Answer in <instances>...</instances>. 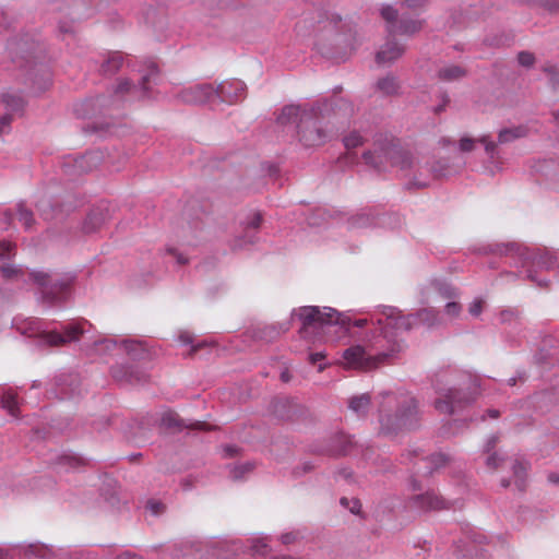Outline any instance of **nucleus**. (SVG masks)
<instances>
[{"label":"nucleus","mask_w":559,"mask_h":559,"mask_svg":"<svg viewBox=\"0 0 559 559\" xmlns=\"http://www.w3.org/2000/svg\"><path fill=\"white\" fill-rule=\"evenodd\" d=\"M333 99L307 104L285 105L276 121L281 126L296 124V136L305 147H316L333 139V132L323 123L324 112L333 108Z\"/></svg>","instance_id":"f257e3e1"},{"label":"nucleus","mask_w":559,"mask_h":559,"mask_svg":"<svg viewBox=\"0 0 559 559\" xmlns=\"http://www.w3.org/2000/svg\"><path fill=\"white\" fill-rule=\"evenodd\" d=\"M292 317H297L301 322L299 334L302 338H310L311 334H319V331L328 325L346 326L349 323V317L337 310L318 306H304L294 309Z\"/></svg>","instance_id":"0eeeda50"},{"label":"nucleus","mask_w":559,"mask_h":559,"mask_svg":"<svg viewBox=\"0 0 559 559\" xmlns=\"http://www.w3.org/2000/svg\"><path fill=\"white\" fill-rule=\"evenodd\" d=\"M117 346V341L114 338H99L93 343L94 350L97 354H107Z\"/></svg>","instance_id":"a18cd8bd"},{"label":"nucleus","mask_w":559,"mask_h":559,"mask_svg":"<svg viewBox=\"0 0 559 559\" xmlns=\"http://www.w3.org/2000/svg\"><path fill=\"white\" fill-rule=\"evenodd\" d=\"M247 96L246 84L237 79L222 82L215 87V98L229 105L241 102Z\"/></svg>","instance_id":"dca6fc26"},{"label":"nucleus","mask_w":559,"mask_h":559,"mask_svg":"<svg viewBox=\"0 0 559 559\" xmlns=\"http://www.w3.org/2000/svg\"><path fill=\"white\" fill-rule=\"evenodd\" d=\"M450 456L444 454V453H435V454H431L430 456L424 459V461L426 462V474L427 475H430L432 474L435 471L439 469L440 467H443L445 466L449 462H450Z\"/></svg>","instance_id":"4c0bfd02"},{"label":"nucleus","mask_w":559,"mask_h":559,"mask_svg":"<svg viewBox=\"0 0 559 559\" xmlns=\"http://www.w3.org/2000/svg\"><path fill=\"white\" fill-rule=\"evenodd\" d=\"M380 15L385 23L386 34L394 37L396 35L413 37L424 28L426 23L425 20L412 17L409 14H400L390 4L381 7Z\"/></svg>","instance_id":"9d476101"},{"label":"nucleus","mask_w":559,"mask_h":559,"mask_svg":"<svg viewBox=\"0 0 559 559\" xmlns=\"http://www.w3.org/2000/svg\"><path fill=\"white\" fill-rule=\"evenodd\" d=\"M461 305L455 301H449L444 308L445 313L451 317H457L461 313Z\"/></svg>","instance_id":"13d9d810"},{"label":"nucleus","mask_w":559,"mask_h":559,"mask_svg":"<svg viewBox=\"0 0 559 559\" xmlns=\"http://www.w3.org/2000/svg\"><path fill=\"white\" fill-rule=\"evenodd\" d=\"M435 289L443 297V298H447V299H451V298H454L456 297V292L455 289L447 282H443V281H435L432 283Z\"/></svg>","instance_id":"49530a36"},{"label":"nucleus","mask_w":559,"mask_h":559,"mask_svg":"<svg viewBox=\"0 0 559 559\" xmlns=\"http://www.w3.org/2000/svg\"><path fill=\"white\" fill-rule=\"evenodd\" d=\"M343 143L346 148H355L364 143L362 136L354 131L343 138Z\"/></svg>","instance_id":"de8ad7c7"},{"label":"nucleus","mask_w":559,"mask_h":559,"mask_svg":"<svg viewBox=\"0 0 559 559\" xmlns=\"http://www.w3.org/2000/svg\"><path fill=\"white\" fill-rule=\"evenodd\" d=\"M428 186H429V181L420 179L417 175L414 176V178L406 183L407 189H413V188L423 189Z\"/></svg>","instance_id":"bf43d9fd"},{"label":"nucleus","mask_w":559,"mask_h":559,"mask_svg":"<svg viewBox=\"0 0 559 559\" xmlns=\"http://www.w3.org/2000/svg\"><path fill=\"white\" fill-rule=\"evenodd\" d=\"M480 142L485 145L486 154L489 158L493 159L498 153L497 143L490 140L489 135H483L479 139H473L469 136H463L460 140L459 147L463 153L472 152L475 148V144Z\"/></svg>","instance_id":"393cba45"},{"label":"nucleus","mask_w":559,"mask_h":559,"mask_svg":"<svg viewBox=\"0 0 559 559\" xmlns=\"http://www.w3.org/2000/svg\"><path fill=\"white\" fill-rule=\"evenodd\" d=\"M535 60H536L535 56L530 51L523 50L518 53V62L520 66H522L524 68L533 67L535 63Z\"/></svg>","instance_id":"3c124183"},{"label":"nucleus","mask_w":559,"mask_h":559,"mask_svg":"<svg viewBox=\"0 0 559 559\" xmlns=\"http://www.w3.org/2000/svg\"><path fill=\"white\" fill-rule=\"evenodd\" d=\"M14 247L9 241H0V258H10L13 254Z\"/></svg>","instance_id":"052dcab7"},{"label":"nucleus","mask_w":559,"mask_h":559,"mask_svg":"<svg viewBox=\"0 0 559 559\" xmlns=\"http://www.w3.org/2000/svg\"><path fill=\"white\" fill-rule=\"evenodd\" d=\"M498 441H499V436L498 435H491L487 439V441H486V443L484 445V452L485 453H490L495 449V447L498 443Z\"/></svg>","instance_id":"69168bd1"},{"label":"nucleus","mask_w":559,"mask_h":559,"mask_svg":"<svg viewBox=\"0 0 559 559\" xmlns=\"http://www.w3.org/2000/svg\"><path fill=\"white\" fill-rule=\"evenodd\" d=\"M519 312L514 309H504L500 312V321L502 323L512 322L518 318Z\"/></svg>","instance_id":"6e6d98bb"},{"label":"nucleus","mask_w":559,"mask_h":559,"mask_svg":"<svg viewBox=\"0 0 559 559\" xmlns=\"http://www.w3.org/2000/svg\"><path fill=\"white\" fill-rule=\"evenodd\" d=\"M13 116L11 114H4L0 116V135L7 133L10 130Z\"/></svg>","instance_id":"4d7b16f0"},{"label":"nucleus","mask_w":559,"mask_h":559,"mask_svg":"<svg viewBox=\"0 0 559 559\" xmlns=\"http://www.w3.org/2000/svg\"><path fill=\"white\" fill-rule=\"evenodd\" d=\"M401 350L402 343L395 334L381 328L366 347L352 346L344 350L343 358L348 367L368 371L391 362Z\"/></svg>","instance_id":"20e7f679"},{"label":"nucleus","mask_w":559,"mask_h":559,"mask_svg":"<svg viewBox=\"0 0 559 559\" xmlns=\"http://www.w3.org/2000/svg\"><path fill=\"white\" fill-rule=\"evenodd\" d=\"M372 214L362 212L350 218V225L357 228L369 227L376 224Z\"/></svg>","instance_id":"c03bdc74"},{"label":"nucleus","mask_w":559,"mask_h":559,"mask_svg":"<svg viewBox=\"0 0 559 559\" xmlns=\"http://www.w3.org/2000/svg\"><path fill=\"white\" fill-rule=\"evenodd\" d=\"M99 155L97 153L88 152L75 159L64 162L62 170L67 176L73 177L92 170V168L97 165Z\"/></svg>","instance_id":"6ab92c4d"},{"label":"nucleus","mask_w":559,"mask_h":559,"mask_svg":"<svg viewBox=\"0 0 559 559\" xmlns=\"http://www.w3.org/2000/svg\"><path fill=\"white\" fill-rule=\"evenodd\" d=\"M228 467H229L230 477L234 480H240L245 477L246 474H249L254 469L255 464L253 462H246V463L229 465Z\"/></svg>","instance_id":"79ce46f5"},{"label":"nucleus","mask_w":559,"mask_h":559,"mask_svg":"<svg viewBox=\"0 0 559 559\" xmlns=\"http://www.w3.org/2000/svg\"><path fill=\"white\" fill-rule=\"evenodd\" d=\"M467 71L457 64L445 66L438 71V78L441 81L453 82L466 76Z\"/></svg>","instance_id":"f704fd0d"},{"label":"nucleus","mask_w":559,"mask_h":559,"mask_svg":"<svg viewBox=\"0 0 559 559\" xmlns=\"http://www.w3.org/2000/svg\"><path fill=\"white\" fill-rule=\"evenodd\" d=\"M251 549L253 554L265 555L269 550V546L263 540L258 539L253 542Z\"/></svg>","instance_id":"680f3d73"},{"label":"nucleus","mask_w":559,"mask_h":559,"mask_svg":"<svg viewBox=\"0 0 559 559\" xmlns=\"http://www.w3.org/2000/svg\"><path fill=\"white\" fill-rule=\"evenodd\" d=\"M128 356L133 360H148L151 358V352L146 343L143 341L123 338L120 342Z\"/></svg>","instance_id":"a878e982"},{"label":"nucleus","mask_w":559,"mask_h":559,"mask_svg":"<svg viewBox=\"0 0 559 559\" xmlns=\"http://www.w3.org/2000/svg\"><path fill=\"white\" fill-rule=\"evenodd\" d=\"M405 52V45L396 39L394 36L386 34L385 43L381 46L376 55L378 63H392L403 56Z\"/></svg>","instance_id":"4be33fe9"},{"label":"nucleus","mask_w":559,"mask_h":559,"mask_svg":"<svg viewBox=\"0 0 559 559\" xmlns=\"http://www.w3.org/2000/svg\"><path fill=\"white\" fill-rule=\"evenodd\" d=\"M362 158L367 165L379 173L386 171L390 167L407 170L414 164L408 151L388 140L378 143L372 151L364 152Z\"/></svg>","instance_id":"6e6552de"},{"label":"nucleus","mask_w":559,"mask_h":559,"mask_svg":"<svg viewBox=\"0 0 559 559\" xmlns=\"http://www.w3.org/2000/svg\"><path fill=\"white\" fill-rule=\"evenodd\" d=\"M313 464L311 462H304L301 465H298L294 467L293 469V476L294 477H300L313 469Z\"/></svg>","instance_id":"864d4df0"},{"label":"nucleus","mask_w":559,"mask_h":559,"mask_svg":"<svg viewBox=\"0 0 559 559\" xmlns=\"http://www.w3.org/2000/svg\"><path fill=\"white\" fill-rule=\"evenodd\" d=\"M261 223L262 214L260 212H254L252 215H250L248 219L243 222L245 236L242 239H236L235 247H242L247 243H254L257 241L255 233L259 229Z\"/></svg>","instance_id":"bb28decb"},{"label":"nucleus","mask_w":559,"mask_h":559,"mask_svg":"<svg viewBox=\"0 0 559 559\" xmlns=\"http://www.w3.org/2000/svg\"><path fill=\"white\" fill-rule=\"evenodd\" d=\"M401 3L403 7L416 11L424 9L429 3V0H402Z\"/></svg>","instance_id":"603ef678"},{"label":"nucleus","mask_w":559,"mask_h":559,"mask_svg":"<svg viewBox=\"0 0 559 559\" xmlns=\"http://www.w3.org/2000/svg\"><path fill=\"white\" fill-rule=\"evenodd\" d=\"M2 103L7 109V114L22 115L26 106V100L21 93L8 92L2 95Z\"/></svg>","instance_id":"7c9ffc66"},{"label":"nucleus","mask_w":559,"mask_h":559,"mask_svg":"<svg viewBox=\"0 0 559 559\" xmlns=\"http://www.w3.org/2000/svg\"><path fill=\"white\" fill-rule=\"evenodd\" d=\"M409 503L411 507L424 512L449 509L447 501L433 490L414 496Z\"/></svg>","instance_id":"412c9836"},{"label":"nucleus","mask_w":559,"mask_h":559,"mask_svg":"<svg viewBox=\"0 0 559 559\" xmlns=\"http://www.w3.org/2000/svg\"><path fill=\"white\" fill-rule=\"evenodd\" d=\"M439 397L435 401V408L441 414L454 415L473 404L476 400V389L448 388L437 391Z\"/></svg>","instance_id":"9b49d317"},{"label":"nucleus","mask_w":559,"mask_h":559,"mask_svg":"<svg viewBox=\"0 0 559 559\" xmlns=\"http://www.w3.org/2000/svg\"><path fill=\"white\" fill-rule=\"evenodd\" d=\"M527 134V128L524 126H518L512 128L501 129L498 133V143L508 144L518 139L524 138Z\"/></svg>","instance_id":"72a5a7b5"},{"label":"nucleus","mask_w":559,"mask_h":559,"mask_svg":"<svg viewBox=\"0 0 559 559\" xmlns=\"http://www.w3.org/2000/svg\"><path fill=\"white\" fill-rule=\"evenodd\" d=\"M381 314L384 319L379 318L377 321L382 329L392 331L397 337L399 331H411L415 329L414 320H412V313L402 314L401 311L395 307L380 306Z\"/></svg>","instance_id":"ddd939ff"},{"label":"nucleus","mask_w":559,"mask_h":559,"mask_svg":"<svg viewBox=\"0 0 559 559\" xmlns=\"http://www.w3.org/2000/svg\"><path fill=\"white\" fill-rule=\"evenodd\" d=\"M160 424L163 427L167 429H174L176 431H181L185 428L191 429H203L205 424L197 421L195 424L187 425L177 413L168 411L162 415Z\"/></svg>","instance_id":"cd10ccee"},{"label":"nucleus","mask_w":559,"mask_h":559,"mask_svg":"<svg viewBox=\"0 0 559 559\" xmlns=\"http://www.w3.org/2000/svg\"><path fill=\"white\" fill-rule=\"evenodd\" d=\"M543 5L550 12L559 11V0H542Z\"/></svg>","instance_id":"774afa93"},{"label":"nucleus","mask_w":559,"mask_h":559,"mask_svg":"<svg viewBox=\"0 0 559 559\" xmlns=\"http://www.w3.org/2000/svg\"><path fill=\"white\" fill-rule=\"evenodd\" d=\"M110 373L121 384H142L148 380V374L143 369L129 364L112 366Z\"/></svg>","instance_id":"f3484780"},{"label":"nucleus","mask_w":559,"mask_h":559,"mask_svg":"<svg viewBox=\"0 0 559 559\" xmlns=\"http://www.w3.org/2000/svg\"><path fill=\"white\" fill-rule=\"evenodd\" d=\"M376 86L377 90L385 96L396 95L400 90L397 79L393 75H386L382 79H379Z\"/></svg>","instance_id":"c9c22d12"},{"label":"nucleus","mask_w":559,"mask_h":559,"mask_svg":"<svg viewBox=\"0 0 559 559\" xmlns=\"http://www.w3.org/2000/svg\"><path fill=\"white\" fill-rule=\"evenodd\" d=\"M56 464L68 471L84 465L85 461L75 454L64 453L56 457Z\"/></svg>","instance_id":"e433bc0d"},{"label":"nucleus","mask_w":559,"mask_h":559,"mask_svg":"<svg viewBox=\"0 0 559 559\" xmlns=\"http://www.w3.org/2000/svg\"><path fill=\"white\" fill-rule=\"evenodd\" d=\"M37 209L41 213L45 219H51L53 217V213L48 212V207H50V202L47 199H41L37 203Z\"/></svg>","instance_id":"5fc2aeb1"},{"label":"nucleus","mask_w":559,"mask_h":559,"mask_svg":"<svg viewBox=\"0 0 559 559\" xmlns=\"http://www.w3.org/2000/svg\"><path fill=\"white\" fill-rule=\"evenodd\" d=\"M176 99L187 105H203L215 98V86L200 83L183 87L176 94Z\"/></svg>","instance_id":"4468645a"},{"label":"nucleus","mask_w":559,"mask_h":559,"mask_svg":"<svg viewBox=\"0 0 559 559\" xmlns=\"http://www.w3.org/2000/svg\"><path fill=\"white\" fill-rule=\"evenodd\" d=\"M357 447L353 436L338 431L332 435L324 443L310 445V453L328 455L332 457L346 456Z\"/></svg>","instance_id":"f8f14e48"},{"label":"nucleus","mask_w":559,"mask_h":559,"mask_svg":"<svg viewBox=\"0 0 559 559\" xmlns=\"http://www.w3.org/2000/svg\"><path fill=\"white\" fill-rule=\"evenodd\" d=\"M271 407L274 416L284 421L295 420L301 412L300 405L295 400L288 397L274 400Z\"/></svg>","instance_id":"5701e85b"},{"label":"nucleus","mask_w":559,"mask_h":559,"mask_svg":"<svg viewBox=\"0 0 559 559\" xmlns=\"http://www.w3.org/2000/svg\"><path fill=\"white\" fill-rule=\"evenodd\" d=\"M53 394L59 400L73 399L81 394V379L76 373H62L56 377Z\"/></svg>","instance_id":"a211bd4d"},{"label":"nucleus","mask_w":559,"mask_h":559,"mask_svg":"<svg viewBox=\"0 0 559 559\" xmlns=\"http://www.w3.org/2000/svg\"><path fill=\"white\" fill-rule=\"evenodd\" d=\"M488 454L489 455L486 460V465H487V467H489L491 469H496L499 466L502 459L496 452H492V453L490 452Z\"/></svg>","instance_id":"e2e57ef3"},{"label":"nucleus","mask_w":559,"mask_h":559,"mask_svg":"<svg viewBox=\"0 0 559 559\" xmlns=\"http://www.w3.org/2000/svg\"><path fill=\"white\" fill-rule=\"evenodd\" d=\"M146 71L139 84L131 83L128 79L119 81L114 90L116 96H126L130 100H152L154 93L152 84H157L159 69L153 61L145 62Z\"/></svg>","instance_id":"1a4fd4ad"},{"label":"nucleus","mask_w":559,"mask_h":559,"mask_svg":"<svg viewBox=\"0 0 559 559\" xmlns=\"http://www.w3.org/2000/svg\"><path fill=\"white\" fill-rule=\"evenodd\" d=\"M108 217L109 213L107 207L103 205L93 207L84 219L83 231L86 234L95 233L104 225Z\"/></svg>","instance_id":"b1692460"},{"label":"nucleus","mask_w":559,"mask_h":559,"mask_svg":"<svg viewBox=\"0 0 559 559\" xmlns=\"http://www.w3.org/2000/svg\"><path fill=\"white\" fill-rule=\"evenodd\" d=\"M16 554H23L24 559H51L53 556L51 548L39 544H31L25 547H19L16 549Z\"/></svg>","instance_id":"2f4dec72"},{"label":"nucleus","mask_w":559,"mask_h":559,"mask_svg":"<svg viewBox=\"0 0 559 559\" xmlns=\"http://www.w3.org/2000/svg\"><path fill=\"white\" fill-rule=\"evenodd\" d=\"M1 407L7 409L9 415L14 418L19 417V402L17 396L10 391L3 392L0 400Z\"/></svg>","instance_id":"58836bf2"},{"label":"nucleus","mask_w":559,"mask_h":559,"mask_svg":"<svg viewBox=\"0 0 559 559\" xmlns=\"http://www.w3.org/2000/svg\"><path fill=\"white\" fill-rule=\"evenodd\" d=\"M145 508L154 516H158V515L163 514L166 510V506L163 502L155 500V499L147 500Z\"/></svg>","instance_id":"09e8293b"},{"label":"nucleus","mask_w":559,"mask_h":559,"mask_svg":"<svg viewBox=\"0 0 559 559\" xmlns=\"http://www.w3.org/2000/svg\"><path fill=\"white\" fill-rule=\"evenodd\" d=\"M124 57L120 51H110L100 64L99 72L103 75H114L122 69Z\"/></svg>","instance_id":"c85d7f7f"},{"label":"nucleus","mask_w":559,"mask_h":559,"mask_svg":"<svg viewBox=\"0 0 559 559\" xmlns=\"http://www.w3.org/2000/svg\"><path fill=\"white\" fill-rule=\"evenodd\" d=\"M425 170L430 173L436 179L447 176L448 163L443 159L435 160L431 164L425 166Z\"/></svg>","instance_id":"37998d69"},{"label":"nucleus","mask_w":559,"mask_h":559,"mask_svg":"<svg viewBox=\"0 0 559 559\" xmlns=\"http://www.w3.org/2000/svg\"><path fill=\"white\" fill-rule=\"evenodd\" d=\"M340 503L344 508L348 509L353 514H358L361 510V503L358 499L342 497Z\"/></svg>","instance_id":"8fccbe9b"},{"label":"nucleus","mask_w":559,"mask_h":559,"mask_svg":"<svg viewBox=\"0 0 559 559\" xmlns=\"http://www.w3.org/2000/svg\"><path fill=\"white\" fill-rule=\"evenodd\" d=\"M16 215L17 219L26 230L31 229L32 226L35 223L34 214L33 212L25 206V203L23 201L19 202L16 204Z\"/></svg>","instance_id":"a19ab883"},{"label":"nucleus","mask_w":559,"mask_h":559,"mask_svg":"<svg viewBox=\"0 0 559 559\" xmlns=\"http://www.w3.org/2000/svg\"><path fill=\"white\" fill-rule=\"evenodd\" d=\"M290 329L289 322L258 324L253 326L250 332L251 336L257 341L272 343L276 341L282 334Z\"/></svg>","instance_id":"aec40b11"},{"label":"nucleus","mask_w":559,"mask_h":559,"mask_svg":"<svg viewBox=\"0 0 559 559\" xmlns=\"http://www.w3.org/2000/svg\"><path fill=\"white\" fill-rule=\"evenodd\" d=\"M380 431L383 435H396L403 430L419 427L420 411L418 402L413 396H403L395 401L394 412L381 406L379 409Z\"/></svg>","instance_id":"423d86ee"},{"label":"nucleus","mask_w":559,"mask_h":559,"mask_svg":"<svg viewBox=\"0 0 559 559\" xmlns=\"http://www.w3.org/2000/svg\"><path fill=\"white\" fill-rule=\"evenodd\" d=\"M371 397L368 393L356 395L349 399L348 408L358 417H365L370 408Z\"/></svg>","instance_id":"473e14b6"},{"label":"nucleus","mask_w":559,"mask_h":559,"mask_svg":"<svg viewBox=\"0 0 559 559\" xmlns=\"http://www.w3.org/2000/svg\"><path fill=\"white\" fill-rule=\"evenodd\" d=\"M441 103L433 108V112L439 115L445 110V107L450 103V98L445 93L440 95Z\"/></svg>","instance_id":"338daca9"},{"label":"nucleus","mask_w":559,"mask_h":559,"mask_svg":"<svg viewBox=\"0 0 559 559\" xmlns=\"http://www.w3.org/2000/svg\"><path fill=\"white\" fill-rule=\"evenodd\" d=\"M415 328L425 325L427 328L436 326L440 323L439 311L433 308H423L412 313Z\"/></svg>","instance_id":"c756f323"},{"label":"nucleus","mask_w":559,"mask_h":559,"mask_svg":"<svg viewBox=\"0 0 559 559\" xmlns=\"http://www.w3.org/2000/svg\"><path fill=\"white\" fill-rule=\"evenodd\" d=\"M0 275L8 281L33 282L38 286L40 301L48 307L66 302L71 296V288L75 281V275L72 273L25 272L22 267L9 262L0 265Z\"/></svg>","instance_id":"f03ea898"},{"label":"nucleus","mask_w":559,"mask_h":559,"mask_svg":"<svg viewBox=\"0 0 559 559\" xmlns=\"http://www.w3.org/2000/svg\"><path fill=\"white\" fill-rule=\"evenodd\" d=\"M481 311H483V300H480V299L474 300L468 307V312L474 317H478L481 313Z\"/></svg>","instance_id":"0e129e2a"},{"label":"nucleus","mask_w":559,"mask_h":559,"mask_svg":"<svg viewBox=\"0 0 559 559\" xmlns=\"http://www.w3.org/2000/svg\"><path fill=\"white\" fill-rule=\"evenodd\" d=\"M480 253H492L511 259V265L514 267H526V278L535 283L538 287H547L548 280L539 278L536 275L535 267L540 270H550L556 264L555 257L542 250H532L518 242H496L484 246L479 249Z\"/></svg>","instance_id":"39448f33"},{"label":"nucleus","mask_w":559,"mask_h":559,"mask_svg":"<svg viewBox=\"0 0 559 559\" xmlns=\"http://www.w3.org/2000/svg\"><path fill=\"white\" fill-rule=\"evenodd\" d=\"M84 333L81 322H70L61 326V331H44L43 338L51 346H60L71 342L79 341L80 336Z\"/></svg>","instance_id":"2eb2a0df"},{"label":"nucleus","mask_w":559,"mask_h":559,"mask_svg":"<svg viewBox=\"0 0 559 559\" xmlns=\"http://www.w3.org/2000/svg\"><path fill=\"white\" fill-rule=\"evenodd\" d=\"M7 49L12 61L21 69H25V83L31 84L36 93L45 92L51 84V72L41 62H37L38 53L43 51L38 41L28 34L17 38H10Z\"/></svg>","instance_id":"7ed1b4c3"},{"label":"nucleus","mask_w":559,"mask_h":559,"mask_svg":"<svg viewBox=\"0 0 559 559\" xmlns=\"http://www.w3.org/2000/svg\"><path fill=\"white\" fill-rule=\"evenodd\" d=\"M512 472L516 488L520 491H524L526 488L527 465L523 462L515 461V463L512 466Z\"/></svg>","instance_id":"ea45409f"}]
</instances>
